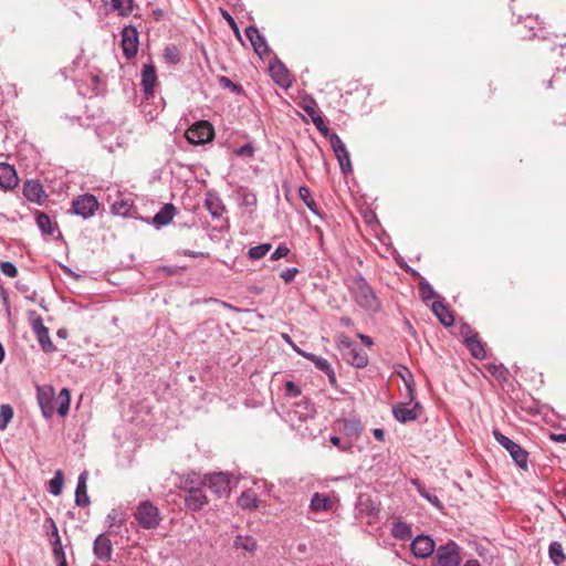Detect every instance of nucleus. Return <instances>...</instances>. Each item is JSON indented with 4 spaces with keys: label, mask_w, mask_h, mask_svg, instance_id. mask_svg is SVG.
Listing matches in <instances>:
<instances>
[{
    "label": "nucleus",
    "mask_w": 566,
    "mask_h": 566,
    "mask_svg": "<svg viewBox=\"0 0 566 566\" xmlns=\"http://www.w3.org/2000/svg\"><path fill=\"white\" fill-rule=\"evenodd\" d=\"M346 285L360 308L369 313H378L381 310V303L375 291L359 272L349 276Z\"/></svg>",
    "instance_id": "obj_1"
},
{
    "label": "nucleus",
    "mask_w": 566,
    "mask_h": 566,
    "mask_svg": "<svg viewBox=\"0 0 566 566\" xmlns=\"http://www.w3.org/2000/svg\"><path fill=\"white\" fill-rule=\"evenodd\" d=\"M205 486L206 483L196 473L188 474L184 480L185 504L188 510L198 512L208 504Z\"/></svg>",
    "instance_id": "obj_2"
},
{
    "label": "nucleus",
    "mask_w": 566,
    "mask_h": 566,
    "mask_svg": "<svg viewBox=\"0 0 566 566\" xmlns=\"http://www.w3.org/2000/svg\"><path fill=\"white\" fill-rule=\"evenodd\" d=\"M135 518L144 530H154L159 526L161 516L158 507L150 501H143L138 504Z\"/></svg>",
    "instance_id": "obj_3"
},
{
    "label": "nucleus",
    "mask_w": 566,
    "mask_h": 566,
    "mask_svg": "<svg viewBox=\"0 0 566 566\" xmlns=\"http://www.w3.org/2000/svg\"><path fill=\"white\" fill-rule=\"evenodd\" d=\"M493 437L496 442L510 453L511 458L520 469H527L528 453L526 450L499 430H493Z\"/></svg>",
    "instance_id": "obj_4"
},
{
    "label": "nucleus",
    "mask_w": 566,
    "mask_h": 566,
    "mask_svg": "<svg viewBox=\"0 0 566 566\" xmlns=\"http://www.w3.org/2000/svg\"><path fill=\"white\" fill-rule=\"evenodd\" d=\"M460 546L454 541L440 545L432 562V566H460Z\"/></svg>",
    "instance_id": "obj_5"
},
{
    "label": "nucleus",
    "mask_w": 566,
    "mask_h": 566,
    "mask_svg": "<svg viewBox=\"0 0 566 566\" xmlns=\"http://www.w3.org/2000/svg\"><path fill=\"white\" fill-rule=\"evenodd\" d=\"M214 137V128L208 120H198L186 132L187 140L192 145H203Z\"/></svg>",
    "instance_id": "obj_6"
},
{
    "label": "nucleus",
    "mask_w": 566,
    "mask_h": 566,
    "mask_svg": "<svg viewBox=\"0 0 566 566\" xmlns=\"http://www.w3.org/2000/svg\"><path fill=\"white\" fill-rule=\"evenodd\" d=\"M122 50L127 60L136 56L139 46V35L137 29L133 24H127L122 30Z\"/></svg>",
    "instance_id": "obj_7"
},
{
    "label": "nucleus",
    "mask_w": 566,
    "mask_h": 566,
    "mask_svg": "<svg viewBox=\"0 0 566 566\" xmlns=\"http://www.w3.org/2000/svg\"><path fill=\"white\" fill-rule=\"evenodd\" d=\"M97 209L98 201L91 193L81 195L72 201V212L83 219L93 217Z\"/></svg>",
    "instance_id": "obj_8"
},
{
    "label": "nucleus",
    "mask_w": 566,
    "mask_h": 566,
    "mask_svg": "<svg viewBox=\"0 0 566 566\" xmlns=\"http://www.w3.org/2000/svg\"><path fill=\"white\" fill-rule=\"evenodd\" d=\"M54 389L52 386H38L36 399L44 418L50 419L55 413Z\"/></svg>",
    "instance_id": "obj_9"
},
{
    "label": "nucleus",
    "mask_w": 566,
    "mask_h": 566,
    "mask_svg": "<svg viewBox=\"0 0 566 566\" xmlns=\"http://www.w3.org/2000/svg\"><path fill=\"white\" fill-rule=\"evenodd\" d=\"M329 142L343 174L347 175L348 172H352L353 168L349 154L340 137L334 133L331 135Z\"/></svg>",
    "instance_id": "obj_10"
},
{
    "label": "nucleus",
    "mask_w": 566,
    "mask_h": 566,
    "mask_svg": "<svg viewBox=\"0 0 566 566\" xmlns=\"http://www.w3.org/2000/svg\"><path fill=\"white\" fill-rule=\"evenodd\" d=\"M408 402H399L392 407V415L395 419L401 423L415 421L422 412V406L416 401L412 408H408Z\"/></svg>",
    "instance_id": "obj_11"
},
{
    "label": "nucleus",
    "mask_w": 566,
    "mask_h": 566,
    "mask_svg": "<svg viewBox=\"0 0 566 566\" xmlns=\"http://www.w3.org/2000/svg\"><path fill=\"white\" fill-rule=\"evenodd\" d=\"M213 493L219 496L226 495L230 491V476L228 473L218 472L206 475L201 479Z\"/></svg>",
    "instance_id": "obj_12"
},
{
    "label": "nucleus",
    "mask_w": 566,
    "mask_h": 566,
    "mask_svg": "<svg viewBox=\"0 0 566 566\" xmlns=\"http://www.w3.org/2000/svg\"><path fill=\"white\" fill-rule=\"evenodd\" d=\"M410 549L417 558H428L437 551L433 538L423 534L411 542Z\"/></svg>",
    "instance_id": "obj_13"
},
{
    "label": "nucleus",
    "mask_w": 566,
    "mask_h": 566,
    "mask_svg": "<svg viewBox=\"0 0 566 566\" xmlns=\"http://www.w3.org/2000/svg\"><path fill=\"white\" fill-rule=\"evenodd\" d=\"M32 329L41 348L45 353H53L56 350L55 345L50 338L49 328L44 326L42 317L38 316L31 323Z\"/></svg>",
    "instance_id": "obj_14"
},
{
    "label": "nucleus",
    "mask_w": 566,
    "mask_h": 566,
    "mask_svg": "<svg viewBox=\"0 0 566 566\" xmlns=\"http://www.w3.org/2000/svg\"><path fill=\"white\" fill-rule=\"evenodd\" d=\"M293 348L294 350L301 355L302 357L306 358L307 360L312 361L315 367L323 371L324 374H326V376L328 377V380L332 385H334L336 382V375H335V371L334 369L332 368L331 364L328 363L327 359L323 358V357H319V356H316L315 354H312V353H307V352H304V350H301L300 348H297L295 345H293Z\"/></svg>",
    "instance_id": "obj_15"
},
{
    "label": "nucleus",
    "mask_w": 566,
    "mask_h": 566,
    "mask_svg": "<svg viewBox=\"0 0 566 566\" xmlns=\"http://www.w3.org/2000/svg\"><path fill=\"white\" fill-rule=\"evenodd\" d=\"M315 413V406L308 399L304 398L293 405L292 409L289 411V417L291 421L297 419L303 422L313 418Z\"/></svg>",
    "instance_id": "obj_16"
},
{
    "label": "nucleus",
    "mask_w": 566,
    "mask_h": 566,
    "mask_svg": "<svg viewBox=\"0 0 566 566\" xmlns=\"http://www.w3.org/2000/svg\"><path fill=\"white\" fill-rule=\"evenodd\" d=\"M23 196L31 202L42 205L48 196L39 180H27L23 185Z\"/></svg>",
    "instance_id": "obj_17"
},
{
    "label": "nucleus",
    "mask_w": 566,
    "mask_h": 566,
    "mask_svg": "<svg viewBox=\"0 0 566 566\" xmlns=\"http://www.w3.org/2000/svg\"><path fill=\"white\" fill-rule=\"evenodd\" d=\"M93 553L97 559L108 562L112 558L113 545L105 533L99 534L93 543Z\"/></svg>",
    "instance_id": "obj_18"
},
{
    "label": "nucleus",
    "mask_w": 566,
    "mask_h": 566,
    "mask_svg": "<svg viewBox=\"0 0 566 566\" xmlns=\"http://www.w3.org/2000/svg\"><path fill=\"white\" fill-rule=\"evenodd\" d=\"M245 36L249 39L258 55L264 56L269 53L270 49L268 46V43L256 27L249 25L245 29Z\"/></svg>",
    "instance_id": "obj_19"
},
{
    "label": "nucleus",
    "mask_w": 566,
    "mask_h": 566,
    "mask_svg": "<svg viewBox=\"0 0 566 566\" xmlns=\"http://www.w3.org/2000/svg\"><path fill=\"white\" fill-rule=\"evenodd\" d=\"M156 82L157 74L155 66L153 64H145L142 70L140 85L146 98L153 96Z\"/></svg>",
    "instance_id": "obj_20"
},
{
    "label": "nucleus",
    "mask_w": 566,
    "mask_h": 566,
    "mask_svg": "<svg viewBox=\"0 0 566 566\" xmlns=\"http://www.w3.org/2000/svg\"><path fill=\"white\" fill-rule=\"evenodd\" d=\"M18 185V176L13 166L0 163V187L13 189Z\"/></svg>",
    "instance_id": "obj_21"
},
{
    "label": "nucleus",
    "mask_w": 566,
    "mask_h": 566,
    "mask_svg": "<svg viewBox=\"0 0 566 566\" xmlns=\"http://www.w3.org/2000/svg\"><path fill=\"white\" fill-rule=\"evenodd\" d=\"M87 476H88L87 471H83L77 478V484H76V489H75V504L77 506L84 507V506L90 505V503H91L90 497L87 495V485H86Z\"/></svg>",
    "instance_id": "obj_22"
},
{
    "label": "nucleus",
    "mask_w": 566,
    "mask_h": 566,
    "mask_svg": "<svg viewBox=\"0 0 566 566\" xmlns=\"http://www.w3.org/2000/svg\"><path fill=\"white\" fill-rule=\"evenodd\" d=\"M338 423L342 426L340 431L344 436L350 439H358L363 432V426L358 418H349L339 420Z\"/></svg>",
    "instance_id": "obj_23"
},
{
    "label": "nucleus",
    "mask_w": 566,
    "mask_h": 566,
    "mask_svg": "<svg viewBox=\"0 0 566 566\" xmlns=\"http://www.w3.org/2000/svg\"><path fill=\"white\" fill-rule=\"evenodd\" d=\"M176 214V207L172 203H165L153 217V224L159 229L169 224Z\"/></svg>",
    "instance_id": "obj_24"
},
{
    "label": "nucleus",
    "mask_w": 566,
    "mask_h": 566,
    "mask_svg": "<svg viewBox=\"0 0 566 566\" xmlns=\"http://www.w3.org/2000/svg\"><path fill=\"white\" fill-rule=\"evenodd\" d=\"M346 361L357 368H364L368 365V355L360 348L348 347L344 353Z\"/></svg>",
    "instance_id": "obj_25"
},
{
    "label": "nucleus",
    "mask_w": 566,
    "mask_h": 566,
    "mask_svg": "<svg viewBox=\"0 0 566 566\" xmlns=\"http://www.w3.org/2000/svg\"><path fill=\"white\" fill-rule=\"evenodd\" d=\"M205 205L213 219L221 218L226 211L222 199L216 192L207 193Z\"/></svg>",
    "instance_id": "obj_26"
},
{
    "label": "nucleus",
    "mask_w": 566,
    "mask_h": 566,
    "mask_svg": "<svg viewBox=\"0 0 566 566\" xmlns=\"http://www.w3.org/2000/svg\"><path fill=\"white\" fill-rule=\"evenodd\" d=\"M431 308L433 314L442 325H444L446 327H450L453 325V314L441 301H434L432 303Z\"/></svg>",
    "instance_id": "obj_27"
},
{
    "label": "nucleus",
    "mask_w": 566,
    "mask_h": 566,
    "mask_svg": "<svg viewBox=\"0 0 566 566\" xmlns=\"http://www.w3.org/2000/svg\"><path fill=\"white\" fill-rule=\"evenodd\" d=\"M270 73L273 80L283 87L290 86V75L287 69L280 61L270 65Z\"/></svg>",
    "instance_id": "obj_28"
},
{
    "label": "nucleus",
    "mask_w": 566,
    "mask_h": 566,
    "mask_svg": "<svg viewBox=\"0 0 566 566\" xmlns=\"http://www.w3.org/2000/svg\"><path fill=\"white\" fill-rule=\"evenodd\" d=\"M35 222L42 234L53 235L54 231H57L61 235L57 224L53 223L45 212L38 211L35 214Z\"/></svg>",
    "instance_id": "obj_29"
},
{
    "label": "nucleus",
    "mask_w": 566,
    "mask_h": 566,
    "mask_svg": "<svg viewBox=\"0 0 566 566\" xmlns=\"http://www.w3.org/2000/svg\"><path fill=\"white\" fill-rule=\"evenodd\" d=\"M333 502L331 497L326 494L322 493H314L311 502H310V509L313 512H327L332 510Z\"/></svg>",
    "instance_id": "obj_30"
},
{
    "label": "nucleus",
    "mask_w": 566,
    "mask_h": 566,
    "mask_svg": "<svg viewBox=\"0 0 566 566\" xmlns=\"http://www.w3.org/2000/svg\"><path fill=\"white\" fill-rule=\"evenodd\" d=\"M106 521L108 523L111 532H113L114 534H119V528L126 523L127 515L122 510L113 509L107 514Z\"/></svg>",
    "instance_id": "obj_31"
},
{
    "label": "nucleus",
    "mask_w": 566,
    "mask_h": 566,
    "mask_svg": "<svg viewBox=\"0 0 566 566\" xmlns=\"http://www.w3.org/2000/svg\"><path fill=\"white\" fill-rule=\"evenodd\" d=\"M70 390L67 388H62L59 395L54 398L55 412L61 417H65L70 410Z\"/></svg>",
    "instance_id": "obj_32"
},
{
    "label": "nucleus",
    "mask_w": 566,
    "mask_h": 566,
    "mask_svg": "<svg viewBox=\"0 0 566 566\" xmlns=\"http://www.w3.org/2000/svg\"><path fill=\"white\" fill-rule=\"evenodd\" d=\"M298 196L301 200L305 203V206L317 217L323 219L322 212L318 210L315 200L311 195V190L306 186H301L298 188Z\"/></svg>",
    "instance_id": "obj_33"
},
{
    "label": "nucleus",
    "mask_w": 566,
    "mask_h": 566,
    "mask_svg": "<svg viewBox=\"0 0 566 566\" xmlns=\"http://www.w3.org/2000/svg\"><path fill=\"white\" fill-rule=\"evenodd\" d=\"M391 535L399 541H408L412 536V531L409 524L398 521L392 524Z\"/></svg>",
    "instance_id": "obj_34"
},
{
    "label": "nucleus",
    "mask_w": 566,
    "mask_h": 566,
    "mask_svg": "<svg viewBox=\"0 0 566 566\" xmlns=\"http://www.w3.org/2000/svg\"><path fill=\"white\" fill-rule=\"evenodd\" d=\"M548 555L551 562L556 565L560 566L566 562V555L563 551V546L559 542H552L548 546Z\"/></svg>",
    "instance_id": "obj_35"
},
{
    "label": "nucleus",
    "mask_w": 566,
    "mask_h": 566,
    "mask_svg": "<svg viewBox=\"0 0 566 566\" xmlns=\"http://www.w3.org/2000/svg\"><path fill=\"white\" fill-rule=\"evenodd\" d=\"M238 504L240 507L244 510L258 509L259 497L253 491L248 490L241 493V495L238 499Z\"/></svg>",
    "instance_id": "obj_36"
},
{
    "label": "nucleus",
    "mask_w": 566,
    "mask_h": 566,
    "mask_svg": "<svg viewBox=\"0 0 566 566\" xmlns=\"http://www.w3.org/2000/svg\"><path fill=\"white\" fill-rule=\"evenodd\" d=\"M464 345L475 359L482 360L486 357L485 349L483 347L482 342L479 339V337L467 338V343H464Z\"/></svg>",
    "instance_id": "obj_37"
},
{
    "label": "nucleus",
    "mask_w": 566,
    "mask_h": 566,
    "mask_svg": "<svg viewBox=\"0 0 566 566\" xmlns=\"http://www.w3.org/2000/svg\"><path fill=\"white\" fill-rule=\"evenodd\" d=\"M133 202L129 199H117L112 203L111 210L114 214L120 217L130 216Z\"/></svg>",
    "instance_id": "obj_38"
},
{
    "label": "nucleus",
    "mask_w": 566,
    "mask_h": 566,
    "mask_svg": "<svg viewBox=\"0 0 566 566\" xmlns=\"http://www.w3.org/2000/svg\"><path fill=\"white\" fill-rule=\"evenodd\" d=\"M111 3L119 17H129L134 10V0H112Z\"/></svg>",
    "instance_id": "obj_39"
},
{
    "label": "nucleus",
    "mask_w": 566,
    "mask_h": 566,
    "mask_svg": "<svg viewBox=\"0 0 566 566\" xmlns=\"http://www.w3.org/2000/svg\"><path fill=\"white\" fill-rule=\"evenodd\" d=\"M234 546L247 552H253L256 549V541L252 536L239 535L234 539Z\"/></svg>",
    "instance_id": "obj_40"
},
{
    "label": "nucleus",
    "mask_w": 566,
    "mask_h": 566,
    "mask_svg": "<svg viewBox=\"0 0 566 566\" xmlns=\"http://www.w3.org/2000/svg\"><path fill=\"white\" fill-rule=\"evenodd\" d=\"M63 488V472L57 470L54 473V476L49 481V492L57 496L61 494Z\"/></svg>",
    "instance_id": "obj_41"
},
{
    "label": "nucleus",
    "mask_w": 566,
    "mask_h": 566,
    "mask_svg": "<svg viewBox=\"0 0 566 566\" xmlns=\"http://www.w3.org/2000/svg\"><path fill=\"white\" fill-rule=\"evenodd\" d=\"M419 294L421 300L424 302L437 297L436 291L424 279L419 282Z\"/></svg>",
    "instance_id": "obj_42"
},
{
    "label": "nucleus",
    "mask_w": 566,
    "mask_h": 566,
    "mask_svg": "<svg viewBox=\"0 0 566 566\" xmlns=\"http://www.w3.org/2000/svg\"><path fill=\"white\" fill-rule=\"evenodd\" d=\"M272 245L270 243H263L252 247L248 251V255L251 260H260L268 254Z\"/></svg>",
    "instance_id": "obj_43"
},
{
    "label": "nucleus",
    "mask_w": 566,
    "mask_h": 566,
    "mask_svg": "<svg viewBox=\"0 0 566 566\" xmlns=\"http://www.w3.org/2000/svg\"><path fill=\"white\" fill-rule=\"evenodd\" d=\"M13 418V409L10 405L0 406V430L7 429L9 422Z\"/></svg>",
    "instance_id": "obj_44"
},
{
    "label": "nucleus",
    "mask_w": 566,
    "mask_h": 566,
    "mask_svg": "<svg viewBox=\"0 0 566 566\" xmlns=\"http://www.w3.org/2000/svg\"><path fill=\"white\" fill-rule=\"evenodd\" d=\"M51 544H52V552H53L55 562L61 560L63 563L64 559H66V556H65V553H64V549L62 546L60 535H56V537H53Z\"/></svg>",
    "instance_id": "obj_45"
},
{
    "label": "nucleus",
    "mask_w": 566,
    "mask_h": 566,
    "mask_svg": "<svg viewBox=\"0 0 566 566\" xmlns=\"http://www.w3.org/2000/svg\"><path fill=\"white\" fill-rule=\"evenodd\" d=\"M488 371L497 379H505L507 369L502 365L489 364L486 366Z\"/></svg>",
    "instance_id": "obj_46"
},
{
    "label": "nucleus",
    "mask_w": 566,
    "mask_h": 566,
    "mask_svg": "<svg viewBox=\"0 0 566 566\" xmlns=\"http://www.w3.org/2000/svg\"><path fill=\"white\" fill-rule=\"evenodd\" d=\"M329 441L333 446H335L336 448H338L339 451L342 452H348L352 450L353 448V442L352 441H343L339 437L337 436H329Z\"/></svg>",
    "instance_id": "obj_47"
},
{
    "label": "nucleus",
    "mask_w": 566,
    "mask_h": 566,
    "mask_svg": "<svg viewBox=\"0 0 566 566\" xmlns=\"http://www.w3.org/2000/svg\"><path fill=\"white\" fill-rule=\"evenodd\" d=\"M0 270L4 275L9 277H15L18 275L17 266L9 261L0 262Z\"/></svg>",
    "instance_id": "obj_48"
},
{
    "label": "nucleus",
    "mask_w": 566,
    "mask_h": 566,
    "mask_svg": "<svg viewBox=\"0 0 566 566\" xmlns=\"http://www.w3.org/2000/svg\"><path fill=\"white\" fill-rule=\"evenodd\" d=\"M222 17L224 18V20L228 22V24L230 25V28L232 29L233 33L235 34V36L241 40V33H240V29L235 22V20L233 19V17L226 10H222Z\"/></svg>",
    "instance_id": "obj_49"
},
{
    "label": "nucleus",
    "mask_w": 566,
    "mask_h": 566,
    "mask_svg": "<svg viewBox=\"0 0 566 566\" xmlns=\"http://www.w3.org/2000/svg\"><path fill=\"white\" fill-rule=\"evenodd\" d=\"M43 527L46 531V534L52 536V538L56 537V535H59L57 526L52 517H50V516L46 517V520L43 524Z\"/></svg>",
    "instance_id": "obj_50"
},
{
    "label": "nucleus",
    "mask_w": 566,
    "mask_h": 566,
    "mask_svg": "<svg viewBox=\"0 0 566 566\" xmlns=\"http://www.w3.org/2000/svg\"><path fill=\"white\" fill-rule=\"evenodd\" d=\"M165 57L171 63H178L180 61L179 52L175 45L165 49Z\"/></svg>",
    "instance_id": "obj_51"
},
{
    "label": "nucleus",
    "mask_w": 566,
    "mask_h": 566,
    "mask_svg": "<svg viewBox=\"0 0 566 566\" xmlns=\"http://www.w3.org/2000/svg\"><path fill=\"white\" fill-rule=\"evenodd\" d=\"M460 334L463 337V342L467 343V338H476L479 337L478 333H475L468 323H463L460 326Z\"/></svg>",
    "instance_id": "obj_52"
},
{
    "label": "nucleus",
    "mask_w": 566,
    "mask_h": 566,
    "mask_svg": "<svg viewBox=\"0 0 566 566\" xmlns=\"http://www.w3.org/2000/svg\"><path fill=\"white\" fill-rule=\"evenodd\" d=\"M290 253V249L286 247V244H280L275 251L271 254V260L276 261L282 258L287 256Z\"/></svg>",
    "instance_id": "obj_53"
},
{
    "label": "nucleus",
    "mask_w": 566,
    "mask_h": 566,
    "mask_svg": "<svg viewBox=\"0 0 566 566\" xmlns=\"http://www.w3.org/2000/svg\"><path fill=\"white\" fill-rule=\"evenodd\" d=\"M221 86L226 88H230L232 92L240 93L242 91V87L235 83H233L229 77L221 76L219 80Z\"/></svg>",
    "instance_id": "obj_54"
},
{
    "label": "nucleus",
    "mask_w": 566,
    "mask_h": 566,
    "mask_svg": "<svg viewBox=\"0 0 566 566\" xmlns=\"http://www.w3.org/2000/svg\"><path fill=\"white\" fill-rule=\"evenodd\" d=\"M423 499H426L430 504H432L436 509L442 510L443 504L440 499L436 495V493L428 491V493L423 494Z\"/></svg>",
    "instance_id": "obj_55"
},
{
    "label": "nucleus",
    "mask_w": 566,
    "mask_h": 566,
    "mask_svg": "<svg viewBox=\"0 0 566 566\" xmlns=\"http://www.w3.org/2000/svg\"><path fill=\"white\" fill-rule=\"evenodd\" d=\"M297 273V268H287L284 271H282L280 276L285 283H291Z\"/></svg>",
    "instance_id": "obj_56"
},
{
    "label": "nucleus",
    "mask_w": 566,
    "mask_h": 566,
    "mask_svg": "<svg viewBox=\"0 0 566 566\" xmlns=\"http://www.w3.org/2000/svg\"><path fill=\"white\" fill-rule=\"evenodd\" d=\"M398 375L402 379L405 386H407L408 384H415L413 375L407 367L402 366L401 369L398 371Z\"/></svg>",
    "instance_id": "obj_57"
},
{
    "label": "nucleus",
    "mask_w": 566,
    "mask_h": 566,
    "mask_svg": "<svg viewBox=\"0 0 566 566\" xmlns=\"http://www.w3.org/2000/svg\"><path fill=\"white\" fill-rule=\"evenodd\" d=\"M406 387V394H405V401L411 403L416 399V385L415 384H408Z\"/></svg>",
    "instance_id": "obj_58"
},
{
    "label": "nucleus",
    "mask_w": 566,
    "mask_h": 566,
    "mask_svg": "<svg viewBox=\"0 0 566 566\" xmlns=\"http://www.w3.org/2000/svg\"><path fill=\"white\" fill-rule=\"evenodd\" d=\"M312 122L321 133L326 134L328 132V128L326 127L324 119L319 114L312 116Z\"/></svg>",
    "instance_id": "obj_59"
},
{
    "label": "nucleus",
    "mask_w": 566,
    "mask_h": 566,
    "mask_svg": "<svg viewBox=\"0 0 566 566\" xmlns=\"http://www.w3.org/2000/svg\"><path fill=\"white\" fill-rule=\"evenodd\" d=\"M235 154L241 157H252L254 154V148L251 144L248 143L241 146L239 149H237Z\"/></svg>",
    "instance_id": "obj_60"
},
{
    "label": "nucleus",
    "mask_w": 566,
    "mask_h": 566,
    "mask_svg": "<svg viewBox=\"0 0 566 566\" xmlns=\"http://www.w3.org/2000/svg\"><path fill=\"white\" fill-rule=\"evenodd\" d=\"M242 202L245 206L254 207V206H256V202H258L256 196L251 191H245L242 195Z\"/></svg>",
    "instance_id": "obj_61"
},
{
    "label": "nucleus",
    "mask_w": 566,
    "mask_h": 566,
    "mask_svg": "<svg viewBox=\"0 0 566 566\" xmlns=\"http://www.w3.org/2000/svg\"><path fill=\"white\" fill-rule=\"evenodd\" d=\"M285 390L289 395L297 397L301 395V389L293 381H287L285 385Z\"/></svg>",
    "instance_id": "obj_62"
},
{
    "label": "nucleus",
    "mask_w": 566,
    "mask_h": 566,
    "mask_svg": "<svg viewBox=\"0 0 566 566\" xmlns=\"http://www.w3.org/2000/svg\"><path fill=\"white\" fill-rule=\"evenodd\" d=\"M373 434H374L375 439H377L378 441L385 440V431L381 428H375L373 430Z\"/></svg>",
    "instance_id": "obj_63"
},
{
    "label": "nucleus",
    "mask_w": 566,
    "mask_h": 566,
    "mask_svg": "<svg viewBox=\"0 0 566 566\" xmlns=\"http://www.w3.org/2000/svg\"><path fill=\"white\" fill-rule=\"evenodd\" d=\"M551 438L556 442H566V433H553Z\"/></svg>",
    "instance_id": "obj_64"
}]
</instances>
